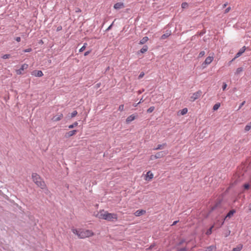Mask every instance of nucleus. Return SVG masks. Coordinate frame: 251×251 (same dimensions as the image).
Segmentation results:
<instances>
[{"mask_svg": "<svg viewBox=\"0 0 251 251\" xmlns=\"http://www.w3.org/2000/svg\"><path fill=\"white\" fill-rule=\"evenodd\" d=\"M213 56H208L206 58L205 61H204L203 64L205 65H209L210 64L212 61L213 60Z\"/></svg>", "mask_w": 251, "mask_h": 251, "instance_id": "11", "label": "nucleus"}, {"mask_svg": "<svg viewBox=\"0 0 251 251\" xmlns=\"http://www.w3.org/2000/svg\"><path fill=\"white\" fill-rule=\"evenodd\" d=\"M32 178L34 182L41 189H44L46 188L45 182L42 180L39 175L36 173H33Z\"/></svg>", "mask_w": 251, "mask_h": 251, "instance_id": "3", "label": "nucleus"}, {"mask_svg": "<svg viewBox=\"0 0 251 251\" xmlns=\"http://www.w3.org/2000/svg\"><path fill=\"white\" fill-rule=\"evenodd\" d=\"M178 222L177 221H175L173 222V224L172 225V226H174Z\"/></svg>", "mask_w": 251, "mask_h": 251, "instance_id": "49", "label": "nucleus"}, {"mask_svg": "<svg viewBox=\"0 0 251 251\" xmlns=\"http://www.w3.org/2000/svg\"><path fill=\"white\" fill-rule=\"evenodd\" d=\"M97 85H98V87H100V84H97Z\"/></svg>", "mask_w": 251, "mask_h": 251, "instance_id": "57", "label": "nucleus"}, {"mask_svg": "<svg viewBox=\"0 0 251 251\" xmlns=\"http://www.w3.org/2000/svg\"><path fill=\"white\" fill-rule=\"evenodd\" d=\"M188 7V4L186 2H183L181 4V7L183 9L187 8Z\"/></svg>", "mask_w": 251, "mask_h": 251, "instance_id": "29", "label": "nucleus"}, {"mask_svg": "<svg viewBox=\"0 0 251 251\" xmlns=\"http://www.w3.org/2000/svg\"><path fill=\"white\" fill-rule=\"evenodd\" d=\"M153 175L152 173H151L150 171H149L147 172L146 175L147 177H149L150 179H152L153 178Z\"/></svg>", "mask_w": 251, "mask_h": 251, "instance_id": "24", "label": "nucleus"}, {"mask_svg": "<svg viewBox=\"0 0 251 251\" xmlns=\"http://www.w3.org/2000/svg\"><path fill=\"white\" fill-rule=\"evenodd\" d=\"M146 213V211L144 210H138L135 213L134 215L137 216H140Z\"/></svg>", "mask_w": 251, "mask_h": 251, "instance_id": "14", "label": "nucleus"}, {"mask_svg": "<svg viewBox=\"0 0 251 251\" xmlns=\"http://www.w3.org/2000/svg\"><path fill=\"white\" fill-rule=\"evenodd\" d=\"M149 40V38L148 37L145 36L143 37L140 41L139 44L141 45H143L145 44L146 42H147Z\"/></svg>", "mask_w": 251, "mask_h": 251, "instance_id": "19", "label": "nucleus"}, {"mask_svg": "<svg viewBox=\"0 0 251 251\" xmlns=\"http://www.w3.org/2000/svg\"><path fill=\"white\" fill-rule=\"evenodd\" d=\"M216 250V247L212 245L205 248V251H213Z\"/></svg>", "mask_w": 251, "mask_h": 251, "instance_id": "18", "label": "nucleus"}, {"mask_svg": "<svg viewBox=\"0 0 251 251\" xmlns=\"http://www.w3.org/2000/svg\"><path fill=\"white\" fill-rule=\"evenodd\" d=\"M148 47L147 46H144L141 50H140V52L142 53H145V52H146L148 50Z\"/></svg>", "mask_w": 251, "mask_h": 251, "instance_id": "22", "label": "nucleus"}, {"mask_svg": "<svg viewBox=\"0 0 251 251\" xmlns=\"http://www.w3.org/2000/svg\"><path fill=\"white\" fill-rule=\"evenodd\" d=\"M111 26H112V25H110L108 27V28H107V30H109V29H110Z\"/></svg>", "mask_w": 251, "mask_h": 251, "instance_id": "54", "label": "nucleus"}, {"mask_svg": "<svg viewBox=\"0 0 251 251\" xmlns=\"http://www.w3.org/2000/svg\"><path fill=\"white\" fill-rule=\"evenodd\" d=\"M204 54H205V52L204 51H201L199 54V57L201 58V57H202L203 56H204Z\"/></svg>", "mask_w": 251, "mask_h": 251, "instance_id": "33", "label": "nucleus"}, {"mask_svg": "<svg viewBox=\"0 0 251 251\" xmlns=\"http://www.w3.org/2000/svg\"><path fill=\"white\" fill-rule=\"evenodd\" d=\"M246 101H243L240 105L238 109H240L245 103Z\"/></svg>", "mask_w": 251, "mask_h": 251, "instance_id": "38", "label": "nucleus"}, {"mask_svg": "<svg viewBox=\"0 0 251 251\" xmlns=\"http://www.w3.org/2000/svg\"><path fill=\"white\" fill-rule=\"evenodd\" d=\"M78 125V123L77 122H75L72 125H70L68 127L70 129H72L74 128L76 126Z\"/></svg>", "mask_w": 251, "mask_h": 251, "instance_id": "25", "label": "nucleus"}, {"mask_svg": "<svg viewBox=\"0 0 251 251\" xmlns=\"http://www.w3.org/2000/svg\"><path fill=\"white\" fill-rule=\"evenodd\" d=\"M214 227V225L212 226L206 232V234L207 235H210L212 233V230Z\"/></svg>", "mask_w": 251, "mask_h": 251, "instance_id": "26", "label": "nucleus"}, {"mask_svg": "<svg viewBox=\"0 0 251 251\" xmlns=\"http://www.w3.org/2000/svg\"><path fill=\"white\" fill-rule=\"evenodd\" d=\"M187 112H188L187 108H184L181 110L180 114L182 115H184L186 114L187 113Z\"/></svg>", "mask_w": 251, "mask_h": 251, "instance_id": "28", "label": "nucleus"}, {"mask_svg": "<svg viewBox=\"0 0 251 251\" xmlns=\"http://www.w3.org/2000/svg\"><path fill=\"white\" fill-rule=\"evenodd\" d=\"M77 133V130H71V131H70L68 132H66L65 134V138H69L71 136H74V135H75L76 133Z\"/></svg>", "mask_w": 251, "mask_h": 251, "instance_id": "9", "label": "nucleus"}, {"mask_svg": "<svg viewBox=\"0 0 251 251\" xmlns=\"http://www.w3.org/2000/svg\"><path fill=\"white\" fill-rule=\"evenodd\" d=\"M85 48L84 47H82L80 50H79V52H82L83 51H84L85 50Z\"/></svg>", "mask_w": 251, "mask_h": 251, "instance_id": "43", "label": "nucleus"}, {"mask_svg": "<svg viewBox=\"0 0 251 251\" xmlns=\"http://www.w3.org/2000/svg\"><path fill=\"white\" fill-rule=\"evenodd\" d=\"M81 11V9L79 8H77L75 9V12H76V13L80 12Z\"/></svg>", "mask_w": 251, "mask_h": 251, "instance_id": "45", "label": "nucleus"}, {"mask_svg": "<svg viewBox=\"0 0 251 251\" xmlns=\"http://www.w3.org/2000/svg\"><path fill=\"white\" fill-rule=\"evenodd\" d=\"M142 91H138V93H139V94H141V93H142Z\"/></svg>", "mask_w": 251, "mask_h": 251, "instance_id": "56", "label": "nucleus"}, {"mask_svg": "<svg viewBox=\"0 0 251 251\" xmlns=\"http://www.w3.org/2000/svg\"><path fill=\"white\" fill-rule=\"evenodd\" d=\"M167 146L166 143H164L161 145H158L156 148H154L153 150H161L163 149L165 147Z\"/></svg>", "mask_w": 251, "mask_h": 251, "instance_id": "17", "label": "nucleus"}, {"mask_svg": "<svg viewBox=\"0 0 251 251\" xmlns=\"http://www.w3.org/2000/svg\"><path fill=\"white\" fill-rule=\"evenodd\" d=\"M249 210L251 211V203L250 204Z\"/></svg>", "mask_w": 251, "mask_h": 251, "instance_id": "55", "label": "nucleus"}, {"mask_svg": "<svg viewBox=\"0 0 251 251\" xmlns=\"http://www.w3.org/2000/svg\"><path fill=\"white\" fill-rule=\"evenodd\" d=\"M144 75V73L143 72H142L140 73V74L139 75V78H141Z\"/></svg>", "mask_w": 251, "mask_h": 251, "instance_id": "41", "label": "nucleus"}, {"mask_svg": "<svg viewBox=\"0 0 251 251\" xmlns=\"http://www.w3.org/2000/svg\"><path fill=\"white\" fill-rule=\"evenodd\" d=\"M243 71V68L242 67H239V68L237 69L235 74V75H238L241 72H242Z\"/></svg>", "mask_w": 251, "mask_h": 251, "instance_id": "27", "label": "nucleus"}, {"mask_svg": "<svg viewBox=\"0 0 251 251\" xmlns=\"http://www.w3.org/2000/svg\"><path fill=\"white\" fill-rule=\"evenodd\" d=\"M31 75L36 77H41L43 75V73L41 71H34L32 72Z\"/></svg>", "mask_w": 251, "mask_h": 251, "instance_id": "10", "label": "nucleus"}, {"mask_svg": "<svg viewBox=\"0 0 251 251\" xmlns=\"http://www.w3.org/2000/svg\"><path fill=\"white\" fill-rule=\"evenodd\" d=\"M227 4H228V3H227V2H226V3H225L224 4H223V8H224L225 7H226Z\"/></svg>", "mask_w": 251, "mask_h": 251, "instance_id": "48", "label": "nucleus"}, {"mask_svg": "<svg viewBox=\"0 0 251 251\" xmlns=\"http://www.w3.org/2000/svg\"><path fill=\"white\" fill-rule=\"evenodd\" d=\"M124 104H121L119 106L118 110L120 111H122L124 110Z\"/></svg>", "mask_w": 251, "mask_h": 251, "instance_id": "34", "label": "nucleus"}, {"mask_svg": "<svg viewBox=\"0 0 251 251\" xmlns=\"http://www.w3.org/2000/svg\"><path fill=\"white\" fill-rule=\"evenodd\" d=\"M246 50V47L245 46H244L243 47H242L241 49H240V50H239V51L235 55V56L232 59V60L230 62L229 64L232 62L233 61V60H234L235 59H236L237 58L240 57L245 51Z\"/></svg>", "mask_w": 251, "mask_h": 251, "instance_id": "7", "label": "nucleus"}, {"mask_svg": "<svg viewBox=\"0 0 251 251\" xmlns=\"http://www.w3.org/2000/svg\"><path fill=\"white\" fill-rule=\"evenodd\" d=\"M124 7L123 2H117L114 5V8L116 9H120Z\"/></svg>", "mask_w": 251, "mask_h": 251, "instance_id": "12", "label": "nucleus"}, {"mask_svg": "<svg viewBox=\"0 0 251 251\" xmlns=\"http://www.w3.org/2000/svg\"><path fill=\"white\" fill-rule=\"evenodd\" d=\"M168 153L167 151H162L157 152L156 154L154 155H151V158H155V159H158L161 157H163L165 155H166Z\"/></svg>", "mask_w": 251, "mask_h": 251, "instance_id": "5", "label": "nucleus"}, {"mask_svg": "<svg viewBox=\"0 0 251 251\" xmlns=\"http://www.w3.org/2000/svg\"><path fill=\"white\" fill-rule=\"evenodd\" d=\"M28 67V65L26 64H23L20 69H19V70H16V73L17 75H21L22 74H23V71L25 70V69H26Z\"/></svg>", "mask_w": 251, "mask_h": 251, "instance_id": "8", "label": "nucleus"}, {"mask_svg": "<svg viewBox=\"0 0 251 251\" xmlns=\"http://www.w3.org/2000/svg\"><path fill=\"white\" fill-rule=\"evenodd\" d=\"M90 52H91V51H90V50L86 51V52L84 53V56H87V55H88L90 53Z\"/></svg>", "mask_w": 251, "mask_h": 251, "instance_id": "46", "label": "nucleus"}, {"mask_svg": "<svg viewBox=\"0 0 251 251\" xmlns=\"http://www.w3.org/2000/svg\"><path fill=\"white\" fill-rule=\"evenodd\" d=\"M143 101V99H141L140 100V101L138 102V103L139 104V103H140L142 102Z\"/></svg>", "mask_w": 251, "mask_h": 251, "instance_id": "52", "label": "nucleus"}, {"mask_svg": "<svg viewBox=\"0 0 251 251\" xmlns=\"http://www.w3.org/2000/svg\"><path fill=\"white\" fill-rule=\"evenodd\" d=\"M171 34V32L170 31H167L166 33L163 34L161 37V39L164 40L166 39L167 37H168Z\"/></svg>", "mask_w": 251, "mask_h": 251, "instance_id": "16", "label": "nucleus"}, {"mask_svg": "<svg viewBox=\"0 0 251 251\" xmlns=\"http://www.w3.org/2000/svg\"><path fill=\"white\" fill-rule=\"evenodd\" d=\"M251 128V122L248 124L245 127V131H249Z\"/></svg>", "mask_w": 251, "mask_h": 251, "instance_id": "21", "label": "nucleus"}, {"mask_svg": "<svg viewBox=\"0 0 251 251\" xmlns=\"http://www.w3.org/2000/svg\"><path fill=\"white\" fill-rule=\"evenodd\" d=\"M100 218L109 221H115L117 220V215L114 213H110L103 210L100 212Z\"/></svg>", "mask_w": 251, "mask_h": 251, "instance_id": "2", "label": "nucleus"}, {"mask_svg": "<svg viewBox=\"0 0 251 251\" xmlns=\"http://www.w3.org/2000/svg\"><path fill=\"white\" fill-rule=\"evenodd\" d=\"M10 57V55L9 54H4L2 56V58L3 59H7V58H9V57Z\"/></svg>", "mask_w": 251, "mask_h": 251, "instance_id": "31", "label": "nucleus"}, {"mask_svg": "<svg viewBox=\"0 0 251 251\" xmlns=\"http://www.w3.org/2000/svg\"><path fill=\"white\" fill-rule=\"evenodd\" d=\"M243 186L245 189H249L250 188V185L248 183L245 184Z\"/></svg>", "mask_w": 251, "mask_h": 251, "instance_id": "36", "label": "nucleus"}, {"mask_svg": "<svg viewBox=\"0 0 251 251\" xmlns=\"http://www.w3.org/2000/svg\"><path fill=\"white\" fill-rule=\"evenodd\" d=\"M230 9H231L230 7H227V8L225 10V13H228V12L230 10Z\"/></svg>", "mask_w": 251, "mask_h": 251, "instance_id": "39", "label": "nucleus"}, {"mask_svg": "<svg viewBox=\"0 0 251 251\" xmlns=\"http://www.w3.org/2000/svg\"><path fill=\"white\" fill-rule=\"evenodd\" d=\"M230 233V231H228V233H227V234H226V235H225V236H226V237L228 236L229 235Z\"/></svg>", "mask_w": 251, "mask_h": 251, "instance_id": "50", "label": "nucleus"}, {"mask_svg": "<svg viewBox=\"0 0 251 251\" xmlns=\"http://www.w3.org/2000/svg\"><path fill=\"white\" fill-rule=\"evenodd\" d=\"M72 231L75 234H76L79 238H85L92 236L94 235V233L90 230L79 229L73 228Z\"/></svg>", "mask_w": 251, "mask_h": 251, "instance_id": "1", "label": "nucleus"}, {"mask_svg": "<svg viewBox=\"0 0 251 251\" xmlns=\"http://www.w3.org/2000/svg\"><path fill=\"white\" fill-rule=\"evenodd\" d=\"M155 107L154 106H151L148 110L147 112L151 113L154 111Z\"/></svg>", "mask_w": 251, "mask_h": 251, "instance_id": "30", "label": "nucleus"}, {"mask_svg": "<svg viewBox=\"0 0 251 251\" xmlns=\"http://www.w3.org/2000/svg\"><path fill=\"white\" fill-rule=\"evenodd\" d=\"M77 114V112L76 110L74 111L71 113V117L73 118V117H75Z\"/></svg>", "mask_w": 251, "mask_h": 251, "instance_id": "32", "label": "nucleus"}, {"mask_svg": "<svg viewBox=\"0 0 251 251\" xmlns=\"http://www.w3.org/2000/svg\"><path fill=\"white\" fill-rule=\"evenodd\" d=\"M221 223H220L219 221H217V222L215 223V225H218V226L217 227L218 228H219V227H221V226H220V225H221Z\"/></svg>", "mask_w": 251, "mask_h": 251, "instance_id": "40", "label": "nucleus"}, {"mask_svg": "<svg viewBox=\"0 0 251 251\" xmlns=\"http://www.w3.org/2000/svg\"><path fill=\"white\" fill-rule=\"evenodd\" d=\"M138 104H139V103H134V104H133V106H135V107H136V106H137L138 105Z\"/></svg>", "mask_w": 251, "mask_h": 251, "instance_id": "53", "label": "nucleus"}, {"mask_svg": "<svg viewBox=\"0 0 251 251\" xmlns=\"http://www.w3.org/2000/svg\"><path fill=\"white\" fill-rule=\"evenodd\" d=\"M62 29V26H59L57 27V31H59L60 30Z\"/></svg>", "mask_w": 251, "mask_h": 251, "instance_id": "47", "label": "nucleus"}, {"mask_svg": "<svg viewBox=\"0 0 251 251\" xmlns=\"http://www.w3.org/2000/svg\"><path fill=\"white\" fill-rule=\"evenodd\" d=\"M63 114H60L59 115H56V116H54L52 120L53 121H55V122H57V121H60V120H61V119L63 118Z\"/></svg>", "mask_w": 251, "mask_h": 251, "instance_id": "13", "label": "nucleus"}, {"mask_svg": "<svg viewBox=\"0 0 251 251\" xmlns=\"http://www.w3.org/2000/svg\"><path fill=\"white\" fill-rule=\"evenodd\" d=\"M226 87L227 84L226 83H224L222 87L223 90H225L226 89Z\"/></svg>", "mask_w": 251, "mask_h": 251, "instance_id": "37", "label": "nucleus"}, {"mask_svg": "<svg viewBox=\"0 0 251 251\" xmlns=\"http://www.w3.org/2000/svg\"><path fill=\"white\" fill-rule=\"evenodd\" d=\"M15 40L17 42H19L21 41V38L20 37H17L15 38Z\"/></svg>", "mask_w": 251, "mask_h": 251, "instance_id": "42", "label": "nucleus"}, {"mask_svg": "<svg viewBox=\"0 0 251 251\" xmlns=\"http://www.w3.org/2000/svg\"><path fill=\"white\" fill-rule=\"evenodd\" d=\"M186 251V248H183L179 249L177 251Z\"/></svg>", "mask_w": 251, "mask_h": 251, "instance_id": "44", "label": "nucleus"}, {"mask_svg": "<svg viewBox=\"0 0 251 251\" xmlns=\"http://www.w3.org/2000/svg\"><path fill=\"white\" fill-rule=\"evenodd\" d=\"M243 248V245L241 244H240L238 245L236 248H234L232 250V251H240Z\"/></svg>", "mask_w": 251, "mask_h": 251, "instance_id": "20", "label": "nucleus"}, {"mask_svg": "<svg viewBox=\"0 0 251 251\" xmlns=\"http://www.w3.org/2000/svg\"><path fill=\"white\" fill-rule=\"evenodd\" d=\"M236 212V211L234 209H232L229 211V212L227 214L226 216L225 217V218L222 220V222H221V224L220 226H222L225 222V220L226 218H230L231 216L233 215V214Z\"/></svg>", "mask_w": 251, "mask_h": 251, "instance_id": "6", "label": "nucleus"}, {"mask_svg": "<svg viewBox=\"0 0 251 251\" xmlns=\"http://www.w3.org/2000/svg\"><path fill=\"white\" fill-rule=\"evenodd\" d=\"M87 46V44L85 43H84V44H83V46L82 47H85V48H86V46Z\"/></svg>", "mask_w": 251, "mask_h": 251, "instance_id": "51", "label": "nucleus"}, {"mask_svg": "<svg viewBox=\"0 0 251 251\" xmlns=\"http://www.w3.org/2000/svg\"><path fill=\"white\" fill-rule=\"evenodd\" d=\"M220 106V103H217L213 107V110L215 111L219 109V108Z\"/></svg>", "mask_w": 251, "mask_h": 251, "instance_id": "23", "label": "nucleus"}, {"mask_svg": "<svg viewBox=\"0 0 251 251\" xmlns=\"http://www.w3.org/2000/svg\"><path fill=\"white\" fill-rule=\"evenodd\" d=\"M202 92L201 90H199L197 92L192 94V96L190 98V100L191 101H194L197 99H199L201 95Z\"/></svg>", "mask_w": 251, "mask_h": 251, "instance_id": "4", "label": "nucleus"}, {"mask_svg": "<svg viewBox=\"0 0 251 251\" xmlns=\"http://www.w3.org/2000/svg\"><path fill=\"white\" fill-rule=\"evenodd\" d=\"M135 119V116L133 115H130L128 116L126 119V122L127 123H129Z\"/></svg>", "mask_w": 251, "mask_h": 251, "instance_id": "15", "label": "nucleus"}, {"mask_svg": "<svg viewBox=\"0 0 251 251\" xmlns=\"http://www.w3.org/2000/svg\"><path fill=\"white\" fill-rule=\"evenodd\" d=\"M31 51H32L31 48H28V49H25V50H23V52H31Z\"/></svg>", "mask_w": 251, "mask_h": 251, "instance_id": "35", "label": "nucleus"}]
</instances>
